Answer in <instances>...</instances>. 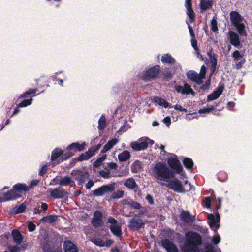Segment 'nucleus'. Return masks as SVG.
<instances>
[{"label": "nucleus", "mask_w": 252, "mask_h": 252, "mask_svg": "<svg viewBox=\"0 0 252 252\" xmlns=\"http://www.w3.org/2000/svg\"><path fill=\"white\" fill-rule=\"evenodd\" d=\"M185 240L182 251L184 252H200L202 238L197 232L189 231L185 233Z\"/></svg>", "instance_id": "f257e3e1"}, {"label": "nucleus", "mask_w": 252, "mask_h": 252, "mask_svg": "<svg viewBox=\"0 0 252 252\" xmlns=\"http://www.w3.org/2000/svg\"><path fill=\"white\" fill-rule=\"evenodd\" d=\"M153 171L158 179L166 182L175 176L174 172L170 170L165 164L161 162L154 165Z\"/></svg>", "instance_id": "f03ea898"}, {"label": "nucleus", "mask_w": 252, "mask_h": 252, "mask_svg": "<svg viewBox=\"0 0 252 252\" xmlns=\"http://www.w3.org/2000/svg\"><path fill=\"white\" fill-rule=\"evenodd\" d=\"M230 19L231 25L235 27L239 35L245 36L246 35L245 25L242 23L243 17L238 12L232 11L230 13Z\"/></svg>", "instance_id": "7ed1b4c3"}, {"label": "nucleus", "mask_w": 252, "mask_h": 252, "mask_svg": "<svg viewBox=\"0 0 252 252\" xmlns=\"http://www.w3.org/2000/svg\"><path fill=\"white\" fill-rule=\"evenodd\" d=\"M167 182L168 183L166 187L170 189H173L175 192L177 193H185L190 191L193 187L190 183H188V181H186L184 183L185 185H189V189H186L184 188L182 182L176 178L173 180L170 179Z\"/></svg>", "instance_id": "20e7f679"}, {"label": "nucleus", "mask_w": 252, "mask_h": 252, "mask_svg": "<svg viewBox=\"0 0 252 252\" xmlns=\"http://www.w3.org/2000/svg\"><path fill=\"white\" fill-rule=\"evenodd\" d=\"M29 190L28 186L25 183H18L14 185L12 188L7 191L12 200H15L22 197V193Z\"/></svg>", "instance_id": "39448f33"}, {"label": "nucleus", "mask_w": 252, "mask_h": 252, "mask_svg": "<svg viewBox=\"0 0 252 252\" xmlns=\"http://www.w3.org/2000/svg\"><path fill=\"white\" fill-rule=\"evenodd\" d=\"M161 68L159 65H156L144 71L142 79L145 82L151 81L159 77Z\"/></svg>", "instance_id": "423d86ee"}, {"label": "nucleus", "mask_w": 252, "mask_h": 252, "mask_svg": "<svg viewBox=\"0 0 252 252\" xmlns=\"http://www.w3.org/2000/svg\"><path fill=\"white\" fill-rule=\"evenodd\" d=\"M144 226L145 223L138 215H134L129 221L128 224L129 229L132 231H138Z\"/></svg>", "instance_id": "0eeeda50"}, {"label": "nucleus", "mask_w": 252, "mask_h": 252, "mask_svg": "<svg viewBox=\"0 0 252 252\" xmlns=\"http://www.w3.org/2000/svg\"><path fill=\"white\" fill-rule=\"evenodd\" d=\"M115 189V184L103 185L92 191L94 196H102L109 192H112Z\"/></svg>", "instance_id": "6e6552de"}, {"label": "nucleus", "mask_w": 252, "mask_h": 252, "mask_svg": "<svg viewBox=\"0 0 252 252\" xmlns=\"http://www.w3.org/2000/svg\"><path fill=\"white\" fill-rule=\"evenodd\" d=\"M167 163L174 174L175 173L179 174L182 171V166L176 155H173V157L168 158Z\"/></svg>", "instance_id": "1a4fd4ad"}, {"label": "nucleus", "mask_w": 252, "mask_h": 252, "mask_svg": "<svg viewBox=\"0 0 252 252\" xmlns=\"http://www.w3.org/2000/svg\"><path fill=\"white\" fill-rule=\"evenodd\" d=\"M207 219L209 220L208 223L210 228L216 233L217 230L220 227V218L219 213L217 212L215 214V217L213 214H209L207 216Z\"/></svg>", "instance_id": "9d476101"}, {"label": "nucleus", "mask_w": 252, "mask_h": 252, "mask_svg": "<svg viewBox=\"0 0 252 252\" xmlns=\"http://www.w3.org/2000/svg\"><path fill=\"white\" fill-rule=\"evenodd\" d=\"M101 144L91 147L87 151L82 153L79 157L78 159L80 162L83 160H87L90 159L97 152L101 147Z\"/></svg>", "instance_id": "9b49d317"}, {"label": "nucleus", "mask_w": 252, "mask_h": 252, "mask_svg": "<svg viewBox=\"0 0 252 252\" xmlns=\"http://www.w3.org/2000/svg\"><path fill=\"white\" fill-rule=\"evenodd\" d=\"M68 194V192L61 188H56L50 191V196L54 199L63 198Z\"/></svg>", "instance_id": "f8f14e48"}, {"label": "nucleus", "mask_w": 252, "mask_h": 252, "mask_svg": "<svg viewBox=\"0 0 252 252\" xmlns=\"http://www.w3.org/2000/svg\"><path fill=\"white\" fill-rule=\"evenodd\" d=\"M175 89L177 92L181 93L183 94H190L194 95L195 94L191 88L190 85L187 83L184 84V87L181 85H176Z\"/></svg>", "instance_id": "ddd939ff"}, {"label": "nucleus", "mask_w": 252, "mask_h": 252, "mask_svg": "<svg viewBox=\"0 0 252 252\" xmlns=\"http://www.w3.org/2000/svg\"><path fill=\"white\" fill-rule=\"evenodd\" d=\"M86 145V143L85 142L82 143H80L79 142H73L69 145L67 147L66 149L68 151H72L75 153L76 152L84 151L85 149Z\"/></svg>", "instance_id": "4468645a"}, {"label": "nucleus", "mask_w": 252, "mask_h": 252, "mask_svg": "<svg viewBox=\"0 0 252 252\" xmlns=\"http://www.w3.org/2000/svg\"><path fill=\"white\" fill-rule=\"evenodd\" d=\"M148 143L147 141H141V139L138 141H134L130 143V146L135 151H139L147 148Z\"/></svg>", "instance_id": "2eb2a0df"}, {"label": "nucleus", "mask_w": 252, "mask_h": 252, "mask_svg": "<svg viewBox=\"0 0 252 252\" xmlns=\"http://www.w3.org/2000/svg\"><path fill=\"white\" fill-rule=\"evenodd\" d=\"M180 219L186 223H189L195 220V216L191 215L188 211L182 210L180 214Z\"/></svg>", "instance_id": "dca6fc26"}, {"label": "nucleus", "mask_w": 252, "mask_h": 252, "mask_svg": "<svg viewBox=\"0 0 252 252\" xmlns=\"http://www.w3.org/2000/svg\"><path fill=\"white\" fill-rule=\"evenodd\" d=\"M75 175L76 176V180L78 181V185H82L86 179L89 178L90 175L88 172L84 171L81 170H77Z\"/></svg>", "instance_id": "f3484780"}, {"label": "nucleus", "mask_w": 252, "mask_h": 252, "mask_svg": "<svg viewBox=\"0 0 252 252\" xmlns=\"http://www.w3.org/2000/svg\"><path fill=\"white\" fill-rule=\"evenodd\" d=\"M161 243L162 246L166 249L167 252H178L176 246L168 239H163Z\"/></svg>", "instance_id": "a211bd4d"}, {"label": "nucleus", "mask_w": 252, "mask_h": 252, "mask_svg": "<svg viewBox=\"0 0 252 252\" xmlns=\"http://www.w3.org/2000/svg\"><path fill=\"white\" fill-rule=\"evenodd\" d=\"M63 248L64 252H78L76 245L70 240H65L64 242Z\"/></svg>", "instance_id": "6ab92c4d"}, {"label": "nucleus", "mask_w": 252, "mask_h": 252, "mask_svg": "<svg viewBox=\"0 0 252 252\" xmlns=\"http://www.w3.org/2000/svg\"><path fill=\"white\" fill-rule=\"evenodd\" d=\"M213 5L212 0H200L199 8L200 13H203L208 9L212 8Z\"/></svg>", "instance_id": "aec40b11"}, {"label": "nucleus", "mask_w": 252, "mask_h": 252, "mask_svg": "<svg viewBox=\"0 0 252 252\" xmlns=\"http://www.w3.org/2000/svg\"><path fill=\"white\" fill-rule=\"evenodd\" d=\"M187 76L188 78L190 80L196 82L197 84H201L203 83V81L201 80L200 77L199 76V74L194 71H189L187 73Z\"/></svg>", "instance_id": "412c9836"}, {"label": "nucleus", "mask_w": 252, "mask_h": 252, "mask_svg": "<svg viewBox=\"0 0 252 252\" xmlns=\"http://www.w3.org/2000/svg\"><path fill=\"white\" fill-rule=\"evenodd\" d=\"M230 43L235 47H238L240 45V38L238 34L233 31L229 32Z\"/></svg>", "instance_id": "4be33fe9"}, {"label": "nucleus", "mask_w": 252, "mask_h": 252, "mask_svg": "<svg viewBox=\"0 0 252 252\" xmlns=\"http://www.w3.org/2000/svg\"><path fill=\"white\" fill-rule=\"evenodd\" d=\"M75 155V153L72 151H68L67 152L63 154L61 158L57 161V162H53L52 166L55 167L56 165L60 164L63 161L66 160L69 158L70 157Z\"/></svg>", "instance_id": "5701e85b"}, {"label": "nucleus", "mask_w": 252, "mask_h": 252, "mask_svg": "<svg viewBox=\"0 0 252 252\" xmlns=\"http://www.w3.org/2000/svg\"><path fill=\"white\" fill-rule=\"evenodd\" d=\"M110 230L113 235L119 238L122 236V228L120 224L111 225L109 226Z\"/></svg>", "instance_id": "b1692460"}, {"label": "nucleus", "mask_w": 252, "mask_h": 252, "mask_svg": "<svg viewBox=\"0 0 252 252\" xmlns=\"http://www.w3.org/2000/svg\"><path fill=\"white\" fill-rule=\"evenodd\" d=\"M11 235L15 243L21 244L23 240V236L18 229H13L11 232Z\"/></svg>", "instance_id": "393cba45"}, {"label": "nucleus", "mask_w": 252, "mask_h": 252, "mask_svg": "<svg viewBox=\"0 0 252 252\" xmlns=\"http://www.w3.org/2000/svg\"><path fill=\"white\" fill-rule=\"evenodd\" d=\"M143 170L142 162L138 160H135L131 165V171L133 173H137Z\"/></svg>", "instance_id": "a878e982"}, {"label": "nucleus", "mask_w": 252, "mask_h": 252, "mask_svg": "<svg viewBox=\"0 0 252 252\" xmlns=\"http://www.w3.org/2000/svg\"><path fill=\"white\" fill-rule=\"evenodd\" d=\"M153 100L154 102L157 103L158 105L164 107L165 108H167L168 107H170L171 106V104L167 102L164 99L159 97V96H154L153 97Z\"/></svg>", "instance_id": "bb28decb"}, {"label": "nucleus", "mask_w": 252, "mask_h": 252, "mask_svg": "<svg viewBox=\"0 0 252 252\" xmlns=\"http://www.w3.org/2000/svg\"><path fill=\"white\" fill-rule=\"evenodd\" d=\"M63 154L62 149L59 148L54 149L51 153V160L53 162H57L56 160L59 158Z\"/></svg>", "instance_id": "cd10ccee"}, {"label": "nucleus", "mask_w": 252, "mask_h": 252, "mask_svg": "<svg viewBox=\"0 0 252 252\" xmlns=\"http://www.w3.org/2000/svg\"><path fill=\"white\" fill-rule=\"evenodd\" d=\"M119 140L117 138H113L109 140L103 147L101 151V153H105L110 150L114 145H115Z\"/></svg>", "instance_id": "c85d7f7f"}, {"label": "nucleus", "mask_w": 252, "mask_h": 252, "mask_svg": "<svg viewBox=\"0 0 252 252\" xmlns=\"http://www.w3.org/2000/svg\"><path fill=\"white\" fill-rule=\"evenodd\" d=\"M59 184L61 186H66L68 185H71L72 186L75 184L74 182L71 179V177L68 176H65L63 178H62L59 183Z\"/></svg>", "instance_id": "c756f323"}, {"label": "nucleus", "mask_w": 252, "mask_h": 252, "mask_svg": "<svg viewBox=\"0 0 252 252\" xmlns=\"http://www.w3.org/2000/svg\"><path fill=\"white\" fill-rule=\"evenodd\" d=\"M161 61L163 63L173 64L176 62L175 59L169 54H164L162 56Z\"/></svg>", "instance_id": "7c9ffc66"}, {"label": "nucleus", "mask_w": 252, "mask_h": 252, "mask_svg": "<svg viewBox=\"0 0 252 252\" xmlns=\"http://www.w3.org/2000/svg\"><path fill=\"white\" fill-rule=\"evenodd\" d=\"M124 185L125 186L131 189H133L136 188H138V185H137L134 179L132 178H129L128 179H126L124 182Z\"/></svg>", "instance_id": "2f4dec72"}, {"label": "nucleus", "mask_w": 252, "mask_h": 252, "mask_svg": "<svg viewBox=\"0 0 252 252\" xmlns=\"http://www.w3.org/2000/svg\"><path fill=\"white\" fill-rule=\"evenodd\" d=\"M58 216L55 215H49L43 217L41 221L42 222H48L49 223H53L57 221Z\"/></svg>", "instance_id": "473e14b6"}, {"label": "nucleus", "mask_w": 252, "mask_h": 252, "mask_svg": "<svg viewBox=\"0 0 252 252\" xmlns=\"http://www.w3.org/2000/svg\"><path fill=\"white\" fill-rule=\"evenodd\" d=\"M118 159L121 162L126 161L128 160L130 158L129 152L125 150L118 155Z\"/></svg>", "instance_id": "72a5a7b5"}, {"label": "nucleus", "mask_w": 252, "mask_h": 252, "mask_svg": "<svg viewBox=\"0 0 252 252\" xmlns=\"http://www.w3.org/2000/svg\"><path fill=\"white\" fill-rule=\"evenodd\" d=\"M169 68H166L164 72H162L163 75V80L165 81H169L173 77L174 72H172L171 71L169 70Z\"/></svg>", "instance_id": "f704fd0d"}, {"label": "nucleus", "mask_w": 252, "mask_h": 252, "mask_svg": "<svg viewBox=\"0 0 252 252\" xmlns=\"http://www.w3.org/2000/svg\"><path fill=\"white\" fill-rule=\"evenodd\" d=\"M183 163L185 167L187 169H192L193 166V160L188 158H185L183 160Z\"/></svg>", "instance_id": "c9c22d12"}, {"label": "nucleus", "mask_w": 252, "mask_h": 252, "mask_svg": "<svg viewBox=\"0 0 252 252\" xmlns=\"http://www.w3.org/2000/svg\"><path fill=\"white\" fill-rule=\"evenodd\" d=\"M186 8L187 9V15L188 16L189 19V22L192 23L195 21V14L193 10L192 7Z\"/></svg>", "instance_id": "e433bc0d"}, {"label": "nucleus", "mask_w": 252, "mask_h": 252, "mask_svg": "<svg viewBox=\"0 0 252 252\" xmlns=\"http://www.w3.org/2000/svg\"><path fill=\"white\" fill-rule=\"evenodd\" d=\"M98 129L100 130H103L105 129L106 125V119L104 115H102L98 120Z\"/></svg>", "instance_id": "4c0bfd02"}, {"label": "nucleus", "mask_w": 252, "mask_h": 252, "mask_svg": "<svg viewBox=\"0 0 252 252\" xmlns=\"http://www.w3.org/2000/svg\"><path fill=\"white\" fill-rule=\"evenodd\" d=\"M221 103V102H219L216 104V105H210L207 108H204L202 109H200L199 110L198 112L200 114L201 113H209L213 110L215 109Z\"/></svg>", "instance_id": "58836bf2"}, {"label": "nucleus", "mask_w": 252, "mask_h": 252, "mask_svg": "<svg viewBox=\"0 0 252 252\" xmlns=\"http://www.w3.org/2000/svg\"><path fill=\"white\" fill-rule=\"evenodd\" d=\"M26 209V206L24 203H22L19 206H15L13 209V212L15 214H17L24 212Z\"/></svg>", "instance_id": "ea45409f"}, {"label": "nucleus", "mask_w": 252, "mask_h": 252, "mask_svg": "<svg viewBox=\"0 0 252 252\" xmlns=\"http://www.w3.org/2000/svg\"><path fill=\"white\" fill-rule=\"evenodd\" d=\"M38 91L37 88L32 89H30L28 91H26L24 94H21L19 97V99H22L28 97L30 95L34 94Z\"/></svg>", "instance_id": "a19ab883"}, {"label": "nucleus", "mask_w": 252, "mask_h": 252, "mask_svg": "<svg viewBox=\"0 0 252 252\" xmlns=\"http://www.w3.org/2000/svg\"><path fill=\"white\" fill-rule=\"evenodd\" d=\"M106 155L104 154L102 157L98 158L94 162L93 166L95 168H98L102 164L103 161L106 158Z\"/></svg>", "instance_id": "79ce46f5"}, {"label": "nucleus", "mask_w": 252, "mask_h": 252, "mask_svg": "<svg viewBox=\"0 0 252 252\" xmlns=\"http://www.w3.org/2000/svg\"><path fill=\"white\" fill-rule=\"evenodd\" d=\"M126 204L130 208L134 209H140V208H141V205L139 202L132 200L128 201L126 203Z\"/></svg>", "instance_id": "37998d69"}, {"label": "nucleus", "mask_w": 252, "mask_h": 252, "mask_svg": "<svg viewBox=\"0 0 252 252\" xmlns=\"http://www.w3.org/2000/svg\"><path fill=\"white\" fill-rule=\"evenodd\" d=\"M207 56L210 59L211 64H217V59L212 49H211L209 52H207Z\"/></svg>", "instance_id": "c03bdc74"}, {"label": "nucleus", "mask_w": 252, "mask_h": 252, "mask_svg": "<svg viewBox=\"0 0 252 252\" xmlns=\"http://www.w3.org/2000/svg\"><path fill=\"white\" fill-rule=\"evenodd\" d=\"M211 29L213 32L218 33V22L214 18H213L211 21Z\"/></svg>", "instance_id": "a18cd8bd"}, {"label": "nucleus", "mask_w": 252, "mask_h": 252, "mask_svg": "<svg viewBox=\"0 0 252 252\" xmlns=\"http://www.w3.org/2000/svg\"><path fill=\"white\" fill-rule=\"evenodd\" d=\"M11 199L7 191L2 193L0 196V203L11 201Z\"/></svg>", "instance_id": "49530a36"}, {"label": "nucleus", "mask_w": 252, "mask_h": 252, "mask_svg": "<svg viewBox=\"0 0 252 252\" xmlns=\"http://www.w3.org/2000/svg\"><path fill=\"white\" fill-rule=\"evenodd\" d=\"M32 101V98L31 97L28 99H24L21 103L18 104V107H25L31 105Z\"/></svg>", "instance_id": "de8ad7c7"}, {"label": "nucleus", "mask_w": 252, "mask_h": 252, "mask_svg": "<svg viewBox=\"0 0 252 252\" xmlns=\"http://www.w3.org/2000/svg\"><path fill=\"white\" fill-rule=\"evenodd\" d=\"M92 241L96 245L103 247L105 246V243L104 241L99 238H94L92 239Z\"/></svg>", "instance_id": "09e8293b"}, {"label": "nucleus", "mask_w": 252, "mask_h": 252, "mask_svg": "<svg viewBox=\"0 0 252 252\" xmlns=\"http://www.w3.org/2000/svg\"><path fill=\"white\" fill-rule=\"evenodd\" d=\"M124 194V191L122 190H118L116 192L114 193L112 197L114 199H117L121 198H122Z\"/></svg>", "instance_id": "8fccbe9b"}, {"label": "nucleus", "mask_w": 252, "mask_h": 252, "mask_svg": "<svg viewBox=\"0 0 252 252\" xmlns=\"http://www.w3.org/2000/svg\"><path fill=\"white\" fill-rule=\"evenodd\" d=\"M220 95L217 93V92H215V91H213L210 94L208 95L207 96V101H211L214 100L220 97Z\"/></svg>", "instance_id": "3c124183"}, {"label": "nucleus", "mask_w": 252, "mask_h": 252, "mask_svg": "<svg viewBox=\"0 0 252 252\" xmlns=\"http://www.w3.org/2000/svg\"><path fill=\"white\" fill-rule=\"evenodd\" d=\"M239 60L240 61L236 63L234 66V68L238 70L240 69L246 62V60L244 58H241Z\"/></svg>", "instance_id": "603ef678"}, {"label": "nucleus", "mask_w": 252, "mask_h": 252, "mask_svg": "<svg viewBox=\"0 0 252 252\" xmlns=\"http://www.w3.org/2000/svg\"><path fill=\"white\" fill-rule=\"evenodd\" d=\"M224 87L225 86L224 83L221 82H220L218 87H217L216 90L215 91L217 92V93H218V94L220 95L224 89Z\"/></svg>", "instance_id": "864d4df0"}, {"label": "nucleus", "mask_w": 252, "mask_h": 252, "mask_svg": "<svg viewBox=\"0 0 252 252\" xmlns=\"http://www.w3.org/2000/svg\"><path fill=\"white\" fill-rule=\"evenodd\" d=\"M92 224L95 228L100 227L102 224V220L92 219Z\"/></svg>", "instance_id": "5fc2aeb1"}, {"label": "nucleus", "mask_w": 252, "mask_h": 252, "mask_svg": "<svg viewBox=\"0 0 252 252\" xmlns=\"http://www.w3.org/2000/svg\"><path fill=\"white\" fill-rule=\"evenodd\" d=\"M232 57L233 58L234 60L235 61H238L241 59V58H244L243 56L240 54L238 50L234 51L232 54Z\"/></svg>", "instance_id": "6e6d98bb"}, {"label": "nucleus", "mask_w": 252, "mask_h": 252, "mask_svg": "<svg viewBox=\"0 0 252 252\" xmlns=\"http://www.w3.org/2000/svg\"><path fill=\"white\" fill-rule=\"evenodd\" d=\"M206 73V67L205 65H202L201 67L200 73L199 74V76L200 77L201 80L205 78Z\"/></svg>", "instance_id": "4d7b16f0"}, {"label": "nucleus", "mask_w": 252, "mask_h": 252, "mask_svg": "<svg viewBox=\"0 0 252 252\" xmlns=\"http://www.w3.org/2000/svg\"><path fill=\"white\" fill-rule=\"evenodd\" d=\"M48 165L46 164L41 168L39 172V175L40 176H43L45 173H46L48 171Z\"/></svg>", "instance_id": "13d9d810"}, {"label": "nucleus", "mask_w": 252, "mask_h": 252, "mask_svg": "<svg viewBox=\"0 0 252 252\" xmlns=\"http://www.w3.org/2000/svg\"><path fill=\"white\" fill-rule=\"evenodd\" d=\"M211 77L209 76L208 79L206 81L204 84H203L201 87V89H208L209 88L211 84Z\"/></svg>", "instance_id": "bf43d9fd"}, {"label": "nucleus", "mask_w": 252, "mask_h": 252, "mask_svg": "<svg viewBox=\"0 0 252 252\" xmlns=\"http://www.w3.org/2000/svg\"><path fill=\"white\" fill-rule=\"evenodd\" d=\"M102 214L99 211H96L94 213V218L93 219L102 220Z\"/></svg>", "instance_id": "052dcab7"}, {"label": "nucleus", "mask_w": 252, "mask_h": 252, "mask_svg": "<svg viewBox=\"0 0 252 252\" xmlns=\"http://www.w3.org/2000/svg\"><path fill=\"white\" fill-rule=\"evenodd\" d=\"M99 174L102 177L107 179L110 177V172H107L104 170H100L99 171Z\"/></svg>", "instance_id": "680f3d73"}, {"label": "nucleus", "mask_w": 252, "mask_h": 252, "mask_svg": "<svg viewBox=\"0 0 252 252\" xmlns=\"http://www.w3.org/2000/svg\"><path fill=\"white\" fill-rule=\"evenodd\" d=\"M205 206L206 208H209L211 206V199L209 197H206L203 201Z\"/></svg>", "instance_id": "e2e57ef3"}, {"label": "nucleus", "mask_w": 252, "mask_h": 252, "mask_svg": "<svg viewBox=\"0 0 252 252\" xmlns=\"http://www.w3.org/2000/svg\"><path fill=\"white\" fill-rule=\"evenodd\" d=\"M28 229L30 232H32L36 229V225L32 222H30L28 224Z\"/></svg>", "instance_id": "0e129e2a"}, {"label": "nucleus", "mask_w": 252, "mask_h": 252, "mask_svg": "<svg viewBox=\"0 0 252 252\" xmlns=\"http://www.w3.org/2000/svg\"><path fill=\"white\" fill-rule=\"evenodd\" d=\"M191 45L195 51H199V49L197 47V41L195 39L193 38L191 39Z\"/></svg>", "instance_id": "69168bd1"}, {"label": "nucleus", "mask_w": 252, "mask_h": 252, "mask_svg": "<svg viewBox=\"0 0 252 252\" xmlns=\"http://www.w3.org/2000/svg\"><path fill=\"white\" fill-rule=\"evenodd\" d=\"M9 250L11 252H17L21 250V248L17 245H15L9 247Z\"/></svg>", "instance_id": "338daca9"}, {"label": "nucleus", "mask_w": 252, "mask_h": 252, "mask_svg": "<svg viewBox=\"0 0 252 252\" xmlns=\"http://www.w3.org/2000/svg\"><path fill=\"white\" fill-rule=\"evenodd\" d=\"M203 252H217L214 250V247L212 246H206V250Z\"/></svg>", "instance_id": "774afa93"}]
</instances>
